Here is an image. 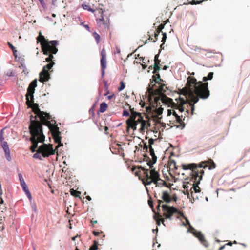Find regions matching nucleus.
<instances>
[{
  "mask_svg": "<svg viewBox=\"0 0 250 250\" xmlns=\"http://www.w3.org/2000/svg\"><path fill=\"white\" fill-rule=\"evenodd\" d=\"M45 60H46V62H49V63L52 62V61H51V59H50L49 57H48L47 58H46L45 59Z\"/></svg>",
  "mask_w": 250,
  "mask_h": 250,
  "instance_id": "4d7b16f0",
  "label": "nucleus"
},
{
  "mask_svg": "<svg viewBox=\"0 0 250 250\" xmlns=\"http://www.w3.org/2000/svg\"><path fill=\"white\" fill-rule=\"evenodd\" d=\"M105 132L106 134H108V133L107 132V131L108 130V127L107 126H104V127Z\"/></svg>",
  "mask_w": 250,
  "mask_h": 250,
  "instance_id": "13d9d810",
  "label": "nucleus"
},
{
  "mask_svg": "<svg viewBox=\"0 0 250 250\" xmlns=\"http://www.w3.org/2000/svg\"><path fill=\"white\" fill-rule=\"evenodd\" d=\"M225 247H226L225 245H224L223 246H222L221 247H220L219 248L218 250H222L225 248Z\"/></svg>",
  "mask_w": 250,
  "mask_h": 250,
  "instance_id": "680f3d73",
  "label": "nucleus"
},
{
  "mask_svg": "<svg viewBox=\"0 0 250 250\" xmlns=\"http://www.w3.org/2000/svg\"><path fill=\"white\" fill-rule=\"evenodd\" d=\"M170 166L172 168L178 169V166H176V162L174 160L170 161Z\"/></svg>",
  "mask_w": 250,
  "mask_h": 250,
  "instance_id": "58836bf2",
  "label": "nucleus"
},
{
  "mask_svg": "<svg viewBox=\"0 0 250 250\" xmlns=\"http://www.w3.org/2000/svg\"><path fill=\"white\" fill-rule=\"evenodd\" d=\"M177 103H174L172 99L167 97L166 96H163L161 98V101L165 105H167L171 106L174 109H178L179 112H183L184 110L183 105L188 102V100H186L183 98L179 97L175 99Z\"/></svg>",
  "mask_w": 250,
  "mask_h": 250,
  "instance_id": "6e6552de",
  "label": "nucleus"
},
{
  "mask_svg": "<svg viewBox=\"0 0 250 250\" xmlns=\"http://www.w3.org/2000/svg\"><path fill=\"white\" fill-rule=\"evenodd\" d=\"M147 125H148L149 126H150V124L149 123V122L148 121L146 122L145 120L144 122L141 123V128H140L141 131V132L144 131L145 129L146 128Z\"/></svg>",
  "mask_w": 250,
  "mask_h": 250,
  "instance_id": "cd10ccee",
  "label": "nucleus"
},
{
  "mask_svg": "<svg viewBox=\"0 0 250 250\" xmlns=\"http://www.w3.org/2000/svg\"><path fill=\"white\" fill-rule=\"evenodd\" d=\"M19 180H20L21 186L22 185H25V184H26V183L24 181V180L22 175L21 173L19 174Z\"/></svg>",
  "mask_w": 250,
  "mask_h": 250,
  "instance_id": "79ce46f5",
  "label": "nucleus"
},
{
  "mask_svg": "<svg viewBox=\"0 0 250 250\" xmlns=\"http://www.w3.org/2000/svg\"><path fill=\"white\" fill-rule=\"evenodd\" d=\"M50 78V74L48 71L45 69L42 70L40 73L39 81L43 83L48 81Z\"/></svg>",
  "mask_w": 250,
  "mask_h": 250,
  "instance_id": "a211bd4d",
  "label": "nucleus"
},
{
  "mask_svg": "<svg viewBox=\"0 0 250 250\" xmlns=\"http://www.w3.org/2000/svg\"><path fill=\"white\" fill-rule=\"evenodd\" d=\"M172 198V200H174V201H176L177 199V198L176 197V196H173L172 197H171Z\"/></svg>",
  "mask_w": 250,
  "mask_h": 250,
  "instance_id": "052dcab7",
  "label": "nucleus"
},
{
  "mask_svg": "<svg viewBox=\"0 0 250 250\" xmlns=\"http://www.w3.org/2000/svg\"><path fill=\"white\" fill-rule=\"evenodd\" d=\"M1 146L4 150L5 156L8 161H11V157L10 156V149L7 142H3L1 144Z\"/></svg>",
  "mask_w": 250,
  "mask_h": 250,
  "instance_id": "6ab92c4d",
  "label": "nucleus"
},
{
  "mask_svg": "<svg viewBox=\"0 0 250 250\" xmlns=\"http://www.w3.org/2000/svg\"><path fill=\"white\" fill-rule=\"evenodd\" d=\"M121 52L120 49L119 47H116L115 53L120 54Z\"/></svg>",
  "mask_w": 250,
  "mask_h": 250,
  "instance_id": "5fc2aeb1",
  "label": "nucleus"
},
{
  "mask_svg": "<svg viewBox=\"0 0 250 250\" xmlns=\"http://www.w3.org/2000/svg\"><path fill=\"white\" fill-rule=\"evenodd\" d=\"M184 218H185V219L186 220L187 223L190 226V223H189V221H188V218L186 217H184Z\"/></svg>",
  "mask_w": 250,
  "mask_h": 250,
  "instance_id": "0e129e2a",
  "label": "nucleus"
},
{
  "mask_svg": "<svg viewBox=\"0 0 250 250\" xmlns=\"http://www.w3.org/2000/svg\"><path fill=\"white\" fill-rule=\"evenodd\" d=\"M54 64L55 63L53 62H52L47 64V65H46L45 66H44L43 67V69H45L48 72V71L52 68Z\"/></svg>",
  "mask_w": 250,
  "mask_h": 250,
  "instance_id": "473e14b6",
  "label": "nucleus"
},
{
  "mask_svg": "<svg viewBox=\"0 0 250 250\" xmlns=\"http://www.w3.org/2000/svg\"><path fill=\"white\" fill-rule=\"evenodd\" d=\"M86 199H87L89 201L91 200V198L89 196H87L86 197Z\"/></svg>",
  "mask_w": 250,
  "mask_h": 250,
  "instance_id": "69168bd1",
  "label": "nucleus"
},
{
  "mask_svg": "<svg viewBox=\"0 0 250 250\" xmlns=\"http://www.w3.org/2000/svg\"><path fill=\"white\" fill-rule=\"evenodd\" d=\"M142 62H143V63H145V61H142ZM142 66H143V68H144V69H145V68H146L147 67V66H146V65L145 64H144L143 63H142Z\"/></svg>",
  "mask_w": 250,
  "mask_h": 250,
  "instance_id": "e2e57ef3",
  "label": "nucleus"
},
{
  "mask_svg": "<svg viewBox=\"0 0 250 250\" xmlns=\"http://www.w3.org/2000/svg\"><path fill=\"white\" fill-rule=\"evenodd\" d=\"M159 56V54H156L155 55L154 59H158V57Z\"/></svg>",
  "mask_w": 250,
  "mask_h": 250,
  "instance_id": "774afa93",
  "label": "nucleus"
},
{
  "mask_svg": "<svg viewBox=\"0 0 250 250\" xmlns=\"http://www.w3.org/2000/svg\"><path fill=\"white\" fill-rule=\"evenodd\" d=\"M32 115L30 116V124L29 126V129L31 134L30 140L32 144L30 146V150L32 152H34L38 147V143L44 142L45 136L43 134L42 125L40 121L32 120Z\"/></svg>",
  "mask_w": 250,
  "mask_h": 250,
  "instance_id": "39448f33",
  "label": "nucleus"
},
{
  "mask_svg": "<svg viewBox=\"0 0 250 250\" xmlns=\"http://www.w3.org/2000/svg\"><path fill=\"white\" fill-rule=\"evenodd\" d=\"M146 109L147 112L148 113H151L155 110V106L154 105H152V106H147L146 107Z\"/></svg>",
  "mask_w": 250,
  "mask_h": 250,
  "instance_id": "c9c22d12",
  "label": "nucleus"
},
{
  "mask_svg": "<svg viewBox=\"0 0 250 250\" xmlns=\"http://www.w3.org/2000/svg\"><path fill=\"white\" fill-rule=\"evenodd\" d=\"M3 129L1 130L0 131V141L1 142V144L3 143V142H6V141H4V138L3 137L4 132H3Z\"/></svg>",
  "mask_w": 250,
  "mask_h": 250,
  "instance_id": "ea45409f",
  "label": "nucleus"
},
{
  "mask_svg": "<svg viewBox=\"0 0 250 250\" xmlns=\"http://www.w3.org/2000/svg\"><path fill=\"white\" fill-rule=\"evenodd\" d=\"M129 112L126 110H125L123 111V116H126V117H127V116H129Z\"/></svg>",
  "mask_w": 250,
  "mask_h": 250,
  "instance_id": "de8ad7c7",
  "label": "nucleus"
},
{
  "mask_svg": "<svg viewBox=\"0 0 250 250\" xmlns=\"http://www.w3.org/2000/svg\"><path fill=\"white\" fill-rule=\"evenodd\" d=\"M42 154L41 152H40L39 148H38L37 152L35 153L33 155V157L34 158L39 159L40 160H42Z\"/></svg>",
  "mask_w": 250,
  "mask_h": 250,
  "instance_id": "72a5a7b5",
  "label": "nucleus"
},
{
  "mask_svg": "<svg viewBox=\"0 0 250 250\" xmlns=\"http://www.w3.org/2000/svg\"><path fill=\"white\" fill-rule=\"evenodd\" d=\"M1 146L4 150L5 156L8 161H11V157L10 156V149L7 142H3L1 144Z\"/></svg>",
  "mask_w": 250,
  "mask_h": 250,
  "instance_id": "aec40b11",
  "label": "nucleus"
},
{
  "mask_svg": "<svg viewBox=\"0 0 250 250\" xmlns=\"http://www.w3.org/2000/svg\"><path fill=\"white\" fill-rule=\"evenodd\" d=\"M140 167L141 166L138 167H133L131 168L132 171L133 172L136 176H140V169L142 170V168Z\"/></svg>",
  "mask_w": 250,
  "mask_h": 250,
  "instance_id": "c85d7f7f",
  "label": "nucleus"
},
{
  "mask_svg": "<svg viewBox=\"0 0 250 250\" xmlns=\"http://www.w3.org/2000/svg\"><path fill=\"white\" fill-rule=\"evenodd\" d=\"M215 167L216 165L211 159H209L208 161H202L199 164L191 163L188 165H182V167L184 170L190 169L193 173L192 178L194 180V184L190 188V191H187L188 198L190 199L191 202L193 203L196 199H198V196H195L194 194L200 193L201 191L198 185L202 179L204 171L203 169L199 170V168L205 169L208 167L209 170H211L215 168Z\"/></svg>",
  "mask_w": 250,
  "mask_h": 250,
  "instance_id": "f257e3e1",
  "label": "nucleus"
},
{
  "mask_svg": "<svg viewBox=\"0 0 250 250\" xmlns=\"http://www.w3.org/2000/svg\"><path fill=\"white\" fill-rule=\"evenodd\" d=\"M38 42H40L43 54L44 55H48V57L52 61L54 57L53 54H56L58 50L57 46L58 45V41L57 40L49 41L46 39L40 31L39 35L37 38Z\"/></svg>",
  "mask_w": 250,
  "mask_h": 250,
  "instance_id": "423d86ee",
  "label": "nucleus"
},
{
  "mask_svg": "<svg viewBox=\"0 0 250 250\" xmlns=\"http://www.w3.org/2000/svg\"><path fill=\"white\" fill-rule=\"evenodd\" d=\"M154 75L152 76L153 80L151 82L150 84L152 85L153 84V82H155L156 83L161 84L162 82H163L164 81L163 79H161L160 75L157 72L155 74H153Z\"/></svg>",
  "mask_w": 250,
  "mask_h": 250,
  "instance_id": "4be33fe9",
  "label": "nucleus"
},
{
  "mask_svg": "<svg viewBox=\"0 0 250 250\" xmlns=\"http://www.w3.org/2000/svg\"><path fill=\"white\" fill-rule=\"evenodd\" d=\"M143 149L145 150L146 151H147L148 149V145H147L146 144H144Z\"/></svg>",
  "mask_w": 250,
  "mask_h": 250,
  "instance_id": "603ef678",
  "label": "nucleus"
},
{
  "mask_svg": "<svg viewBox=\"0 0 250 250\" xmlns=\"http://www.w3.org/2000/svg\"><path fill=\"white\" fill-rule=\"evenodd\" d=\"M208 83L198 82V85H196L193 90H189L188 96V102L191 107V114H193L194 104L197 103L200 99L205 100L208 99L210 96V91L208 88Z\"/></svg>",
  "mask_w": 250,
  "mask_h": 250,
  "instance_id": "7ed1b4c3",
  "label": "nucleus"
},
{
  "mask_svg": "<svg viewBox=\"0 0 250 250\" xmlns=\"http://www.w3.org/2000/svg\"><path fill=\"white\" fill-rule=\"evenodd\" d=\"M131 115L126 121L127 128H131L133 130L136 129V126L138 123H141L145 120L143 119L141 114L134 111V108L130 107Z\"/></svg>",
  "mask_w": 250,
  "mask_h": 250,
  "instance_id": "9b49d317",
  "label": "nucleus"
},
{
  "mask_svg": "<svg viewBox=\"0 0 250 250\" xmlns=\"http://www.w3.org/2000/svg\"><path fill=\"white\" fill-rule=\"evenodd\" d=\"M173 111V109H168L167 110V115L170 116L171 114H172Z\"/></svg>",
  "mask_w": 250,
  "mask_h": 250,
  "instance_id": "864d4df0",
  "label": "nucleus"
},
{
  "mask_svg": "<svg viewBox=\"0 0 250 250\" xmlns=\"http://www.w3.org/2000/svg\"><path fill=\"white\" fill-rule=\"evenodd\" d=\"M214 73L213 72H209L207 77H204L203 78V81L205 83L208 80H210L213 78Z\"/></svg>",
  "mask_w": 250,
  "mask_h": 250,
  "instance_id": "c756f323",
  "label": "nucleus"
},
{
  "mask_svg": "<svg viewBox=\"0 0 250 250\" xmlns=\"http://www.w3.org/2000/svg\"><path fill=\"white\" fill-rule=\"evenodd\" d=\"M197 85H198V82L196 79L193 77L189 76L187 79L186 87L183 89V90L185 91V95H188L189 93V90H193L192 87L193 86L195 88Z\"/></svg>",
  "mask_w": 250,
  "mask_h": 250,
  "instance_id": "ddd939ff",
  "label": "nucleus"
},
{
  "mask_svg": "<svg viewBox=\"0 0 250 250\" xmlns=\"http://www.w3.org/2000/svg\"><path fill=\"white\" fill-rule=\"evenodd\" d=\"M98 249V242L97 241L94 240L93 241V244L92 246H91L89 250H97Z\"/></svg>",
  "mask_w": 250,
  "mask_h": 250,
  "instance_id": "e433bc0d",
  "label": "nucleus"
},
{
  "mask_svg": "<svg viewBox=\"0 0 250 250\" xmlns=\"http://www.w3.org/2000/svg\"><path fill=\"white\" fill-rule=\"evenodd\" d=\"M114 96V94H112L110 95L107 96V98L108 100H111Z\"/></svg>",
  "mask_w": 250,
  "mask_h": 250,
  "instance_id": "6e6d98bb",
  "label": "nucleus"
},
{
  "mask_svg": "<svg viewBox=\"0 0 250 250\" xmlns=\"http://www.w3.org/2000/svg\"><path fill=\"white\" fill-rule=\"evenodd\" d=\"M188 230L191 233H192L193 234V232H197V231L194 229V228H193L192 226L190 225V227L188 229Z\"/></svg>",
  "mask_w": 250,
  "mask_h": 250,
  "instance_id": "49530a36",
  "label": "nucleus"
},
{
  "mask_svg": "<svg viewBox=\"0 0 250 250\" xmlns=\"http://www.w3.org/2000/svg\"><path fill=\"white\" fill-rule=\"evenodd\" d=\"M97 10L98 11V13L100 14V17L96 19L98 25L105 29H109L111 12L108 10H103L100 8H97Z\"/></svg>",
  "mask_w": 250,
  "mask_h": 250,
  "instance_id": "1a4fd4ad",
  "label": "nucleus"
},
{
  "mask_svg": "<svg viewBox=\"0 0 250 250\" xmlns=\"http://www.w3.org/2000/svg\"><path fill=\"white\" fill-rule=\"evenodd\" d=\"M83 7L84 9H85V10H87L88 11H91V12H94L95 11L94 10H93L91 8H90V7L88 5H86V4H83Z\"/></svg>",
  "mask_w": 250,
  "mask_h": 250,
  "instance_id": "a19ab883",
  "label": "nucleus"
},
{
  "mask_svg": "<svg viewBox=\"0 0 250 250\" xmlns=\"http://www.w3.org/2000/svg\"><path fill=\"white\" fill-rule=\"evenodd\" d=\"M168 66H164L163 68V69L164 70H166L167 68H168Z\"/></svg>",
  "mask_w": 250,
  "mask_h": 250,
  "instance_id": "338daca9",
  "label": "nucleus"
},
{
  "mask_svg": "<svg viewBox=\"0 0 250 250\" xmlns=\"http://www.w3.org/2000/svg\"><path fill=\"white\" fill-rule=\"evenodd\" d=\"M26 103L29 107L32 109L33 112L36 115L35 117L32 116V120H36L37 116H38L40 119V123L42 125H45L49 128L55 142L58 143L56 148L62 146L63 145L61 141L62 139L60 136L61 132L59 131V128L56 125V121L52 119V116L49 114L41 111L39 105L36 103H34L33 100L27 99Z\"/></svg>",
  "mask_w": 250,
  "mask_h": 250,
  "instance_id": "f03ea898",
  "label": "nucleus"
},
{
  "mask_svg": "<svg viewBox=\"0 0 250 250\" xmlns=\"http://www.w3.org/2000/svg\"><path fill=\"white\" fill-rule=\"evenodd\" d=\"M158 205L157 206V209L158 212L155 214L154 218L156 221V224L159 226L161 222L163 224L164 226H166L165 224V219H168L171 220L172 215L177 213L181 216H183V213L177 209L176 208L173 207H170L167 205L161 204L163 203L162 200H158Z\"/></svg>",
  "mask_w": 250,
  "mask_h": 250,
  "instance_id": "20e7f679",
  "label": "nucleus"
},
{
  "mask_svg": "<svg viewBox=\"0 0 250 250\" xmlns=\"http://www.w3.org/2000/svg\"><path fill=\"white\" fill-rule=\"evenodd\" d=\"M194 235H195L200 240L201 243L206 247H208V243L207 240L205 239L203 234L201 232H193Z\"/></svg>",
  "mask_w": 250,
  "mask_h": 250,
  "instance_id": "412c9836",
  "label": "nucleus"
},
{
  "mask_svg": "<svg viewBox=\"0 0 250 250\" xmlns=\"http://www.w3.org/2000/svg\"><path fill=\"white\" fill-rule=\"evenodd\" d=\"M8 45L9 46V47L12 50L14 54L15 53V52H16L17 51L15 50V48L13 46V45L10 43V42H8Z\"/></svg>",
  "mask_w": 250,
  "mask_h": 250,
  "instance_id": "a18cd8bd",
  "label": "nucleus"
},
{
  "mask_svg": "<svg viewBox=\"0 0 250 250\" xmlns=\"http://www.w3.org/2000/svg\"><path fill=\"white\" fill-rule=\"evenodd\" d=\"M172 115L175 116L177 123H178L177 126L180 127L181 129L184 128L185 124L183 120L185 119V116H183V115H178L174 110L172 111Z\"/></svg>",
  "mask_w": 250,
  "mask_h": 250,
  "instance_id": "f3484780",
  "label": "nucleus"
},
{
  "mask_svg": "<svg viewBox=\"0 0 250 250\" xmlns=\"http://www.w3.org/2000/svg\"><path fill=\"white\" fill-rule=\"evenodd\" d=\"M37 80L35 79L29 84L27 88V92L26 94V100L32 99L33 100V94L35 92V88L37 85Z\"/></svg>",
  "mask_w": 250,
  "mask_h": 250,
  "instance_id": "4468645a",
  "label": "nucleus"
},
{
  "mask_svg": "<svg viewBox=\"0 0 250 250\" xmlns=\"http://www.w3.org/2000/svg\"><path fill=\"white\" fill-rule=\"evenodd\" d=\"M101 58L100 60L102 75L104 76L105 73V69L106 68V53L104 48H103L101 51Z\"/></svg>",
  "mask_w": 250,
  "mask_h": 250,
  "instance_id": "dca6fc26",
  "label": "nucleus"
},
{
  "mask_svg": "<svg viewBox=\"0 0 250 250\" xmlns=\"http://www.w3.org/2000/svg\"><path fill=\"white\" fill-rule=\"evenodd\" d=\"M140 167L143 171L142 180L145 186L150 185L152 183H154L156 187L160 186L158 184V181L160 180V174L155 169L149 171L148 169H146L142 167Z\"/></svg>",
  "mask_w": 250,
  "mask_h": 250,
  "instance_id": "0eeeda50",
  "label": "nucleus"
},
{
  "mask_svg": "<svg viewBox=\"0 0 250 250\" xmlns=\"http://www.w3.org/2000/svg\"><path fill=\"white\" fill-rule=\"evenodd\" d=\"M225 246H231L232 245V243L231 242H229L228 243L225 244Z\"/></svg>",
  "mask_w": 250,
  "mask_h": 250,
  "instance_id": "bf43d9fd",
  "label": "nucleus"
},
{
  "mask_svg": "<svg viewBox=\"0 0 250 250\" xmlns=\"http://www.w3.org/2000/svg\"><path fill=\"white\" fill-rule=\"evenodd\" d=\"M107 104L105 102H103L100 104L99 111L101 113H104L107 110Z\"/></svg>",
  "mask_w": 250,
  "mask_h": 250,
  "instance_id": "bb28decb",
  "label": "nucleus"
},
{
  "mask_svg": "<svg viewBox=\"0 0 250 250\" xmlns=\"http://www.w3.org/2000/svg\"><path fill=\"white\" fill-rule=\"evenodd\" d=\"M159 34H157V32H155L154 34V37H155V40H153L152 42H155L157 40H158V36H159Z\"/></svg>",
  "mask_w": 250,
  "mask_h": 250,
  "instance_id": "8fccbe9b",
  "label": "nucleus"
},
{
  "mask_svg": "<svg viewBox=\"0 0 250 250\" xmlns=\"http://www.w3.org/2000/svg\"><path fill=\"white\" fill-rule=\"evenodd\" d=\"M160 62L161 61L159 59H154V70L153 74H155L158 72L161 69L160 68Z\"/></svg>",
  "mask_w": 250,
  "mask_h": 250,
  "instance_id": "5701e85b",
  "label": "nucleus"
},
{
  "mask_svg": "<svg viewBox=\"0 0 250 250\" xmlns=\"http://www.w3.org/2000/svg\"><path fill=\"white\" fill-rule=\"evenodd\" d=\"M21 187H22L24 191L25 192L27 196L29 198V199L31 200L32 199V196H31L30 192H29V191L28 190V186H27V185L26 184H25V185H21Z\"/></svg>",
  "mask_w": 250,
  "mask_h": 250,
  "instance_id": "a878e982",
  "label": "nucleus"
},
{
  "mask_svg": "<svg viewBox=\"0 0 250 250\" xmlns=\"http://www.w3.org/2000/svg\"><path fill=\"white\" fill-rule=\"evenodd\" d=\"M154 141V140L152 138L149 139L148 140L149 153L152 157V161L149 160V162H147V164L150 166V168H151L152 167L151 165L155 163L157 161V156L155 154L154 150L152 147V145L153 144Z\"/></svg>",
  "mask_w": 250,
  "mask_h": 250,
  "instance_id": "2eb2a0df",
  "label": "nucleus"
},
{
  "mask_svg": "<svg viewBox=\"0 0 250 250\" xmlns=\"http://www.w3.org/2000/svg\"><path fill=\"white\" fill-rule=\"evenodd\" d=\"M162 35H163V37H162L161 42L163 43L160 45V47H161V49H164V43H165V42H166V40L167 39V34L166 33H163L162 32Z\"/></svg>",
  "mask_w": 250,
  "mask_h": 250,
  "instance_id": "2f4dec72",
  "label": "nucleus"
},
{
  "mask_svg": "<svg viewBox=\"0 0 250 250\" xmlns=\"http://www.w3.org/2000/svg\"><path fill=\"white\" fill-rule=\"evenodd\" d=\"M158 184L161 186H160L162 187L163 186H165L166 187H167V183L164 181L163 180H162L160 179V180L158 181Z\"/></svg>",
  "mask_w": 250,
  "mask_h": 250,
  "instance_id": "c03bdc74",
  "label": "nucleus"
},
{
  "mask_svg": "<svg viewBox=\"0 0 250 250\" xmlns=\"http://www.w3.org/2000/svg\"><path fill=\"white\" fill-rule=\"evenodd\" d=\"M40 152H41L42 155L43 157H47L50 155H53L55 153V149L53 148L52 144H43L39 147Z\"/></svg>",
  "mask_w": 250,
  "mask_h": 250,
  "instance_id": "f8f14e48",
  "label": "nucleus"
},
{
  "mask_svg": "<svg viewBox=\"0 0 250 250\" xmlns=\"http://www.w3.org/2000/svg\"><path fill=\"white\" fill-rule=\"evenodd\" d=\"M93 36L94 37V38L96 40L97 43H99V42L100 41V35L97 33L94 32L93 33Z\"/></svg>",
  "mask_w": 250,
  "mask_h": 250,
  "instance_id": "4c0bfd02",
  "label": "nucleus"
},
{
  "mask_svg": "<svg viewBox=\"0 0 250 250\" xmlns=\"http://www.w3.org/2000/svg\"><path fill=\"white\" fill-rule=\"evenodd\" d=\"M163 108L162 107H158L157 108L155 107V110L156 115H153L152 117L154 118V119H157L158 121L157 122H159V120L161 119V118L159 117V116L161 115L163 113Z\"/></svg>",
  "mask_w": 250,
  "mask_h": 250,
  "instance_id": "393cba45",
  "label": "nucleus"
},
{
  "mask_svg": "<svg viewBox=\"0 0 250 250\" xmlns=\"http://www.w3.org/2000/svg\"><path fill=\"white\" fill-rule=\"evenodd\" d=\"M166 23V21H165V23L164 24H161L156 29V32L157 33V34H160L162 32V30L164 28L165 24Z\"/></svg>",
  "mask_w": 250,
  "mask_h": 250,
  "instance_id": "f704fd0d",
  "label": "nucleus"
},
{
  "mask_svg": "<svg viewBox=\"0 0 250 250\" xmlns=\"http://www.w3.org/2000/svg\"><path fill=\"white\" fill-rule=\"evenodd\" d=\"M103 232L102 231H101L100 232H96L95 231H93L92 232V233L93 235H94L95 236H98L100 234H101Z\"/></svg>",
  "mask_w": 250,
  "mask_h": 250,
  "instance_id": "3c124183",
  "label": "nucleus"
},
{
  "mask_svg": "<svg viewBox=\"0 0 250 250\" xmlns=\"http://www.w3.org/2000/svg\"><path fill=\"white\" fill-rule=\"evenodd\" d=\"M120 87L118 88V90L119 91H121L125 88V84L123 81H121L120 83Z\"/></svg>",
  "mask_w": 250,
  "mask_h": 250,
  "instance_id": "37998d69",
  "label": "nucleus"
},
{
  "mask_svg": "<svg viewBox=\"0 0 250 250\" xmlns=\"http://www.w3.org/2000/svg\"><path fill=\"white\" fill-rule=\"evenodd\" d=\"M162 198L163 200V201L167 203H170L172 200L171 197H170L167 191H164L163 192Z\"/></svg>",
  "mask_w": 250,
  "mask_h": 250,
  "instance_id": "b1692460",
  "label": "nucleus"
},
{
  "mask_svg": "<svg viewBox=\"0 0 250 250\" xmlns=\"http://www.w3.org/2000/svg\"><path fill=\"white\" fill-rule=\"evenodd\" d=\"M148 203L149 205V206L152 208H153V201L152 200H151V198H150L148 201Z\"/></svg>",
  "mask_w": 250,
  "mask_h": 250,
  "instance_id": "09e8293b",
  "label": "nucleus"
},
{
  "mask_svg": "<svg viewBox=\"0 0 250 250\" xmlns=\"http://www.w3.org/2000/svg\"><path fill=\"white\" fill-rule=\"evenodd\" d=\"M70 194L71 195L75 196L76 197H80V195L81 192L80 191L75 190L73 189H71L70 190Z\"/></svg>",
  "mask_w": 250,
  "mask_h": 250,
  "instance_id": "7c9ffc66",
  "label": "nucleus"
},
{
  "mask_svg": "<svg viewBox=\"0 0 250 250\" xmlns=\"http://www.w3.org/2000/svg\"><path fill=\"white\" fill-rule=\"evenodd\" d=\"M159 84L160 85L159 88L156 90L153 89V86L155 85V84H153L151 87H150V84H149V88L148 89V91L150 95V99L151 98V96H154L155 104H157L156 106H158V104H160L161 98L163 96H166L164 93L167 89V87L165 84L161 83V84Z\"/></svg>",
  "mask_w": 250,
  "mask_h": 250,
  "instance_id": "9d476101",
  "label": "nucleus"
}]
</instances>
